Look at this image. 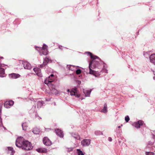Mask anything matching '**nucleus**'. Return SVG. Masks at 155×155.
Masks as SVG:
<instances>
[{"mask_svg":"<svg viewBox=\"0 0 155 155\" xmlns=\"http://www.w3.org/2000/svg\"><path fill=\"white\" fill-rule=\"evenodd\" d=\"M88 55H89L91 58L93 59L92 61L89 62L88 68L87 69V73L93 75L95 77L99 76L100 75L99 72L97 71V69H100L103 68L101 71L105 73H107V70L106 69L107 67L106 64L102 61L98 56L94 55L89 52L85 53Z\"/></svg>","mask_w":155,"mask_h":155,"instance_id":"nucleus-1","label":"nucleus"},{"mask_svg":"<svg viewBox=\"0 0 155 155\" xmlns=\"http://www.w3.org/2000/svg\"><path fill=\"white\" fill-rule=\"evenodd\" d=\"M16 145L19 147H21L22 149L28 150L32 149L33 147L31 143L28 141L25 140L23 137H18L16 141Z\"/></svg>","mask_w":155,"mask_h":155,"instance_id":"nucleus-2","label":"nucleus"},{"mask_svg":"<svg viewBox=\"0 0 155 155\" xmlns=\"http://www.w3.org/2000/svg\"><path fill=\"white\" fill-rule=\"evenodd\" d=\"M48 46L45 44H44L42 48L41 47H38V49L37 50L38 51L41 55H47L48 54Z\"/></svg>","mask_w":155,"mask_h":155,"instance_id":"nucleus-3","label":"nucleus"},{"mask_svg":"<svg viewBox=\"0 0 155 155\" xmlns=\"http://www.w3.org/2000/svg\"><path fill=\"white\" fill-rule=\"evenodd\" d=\"M20 63L22 64L23 65L25 69L30 70L31 68V64L27 61H20Z\"/></svg>","mask_w":155,"mask_h":155,"instance_id":"nucleus-4","label":"nucleus"},{"mask_svg":"<svg viewBox=\"0 0 155 155\" xmlns=\"http://www.w3.org/2000/svg\"><path fill=\"white\" fill-rule=\"evenodd\" d=\"M144 123L143 121L141 120H139L137 122H134L132 123V125L137 128H139L140 126H142Z\"/></svg>","mask_w":155,"mask_h":155,"instance_id":"nucleus-5","label":"nucleus"},{"mask_svg":"<svg viewBox=\"0 0 155 155\" xmlns=\"http://www.w3.org/2000/svg\"><path fill=\"white\" fill-rule=\"evenodd\" d=\"M14 104V102L12 100L6 101L4 104V106L7 108H10Z\"/></svg>","mask_w":155,"mask_h":155,"instance_id":"nucleus-6","label":"nucleus"},{"mask_svg":"<svg viewBox=\"0 0 155 155\" xmlns=\"http://www.w3.org/2000/svg\"><path fill=\"white\" fill-rule=\"evenodd\" d=\"M44 144L46 146H49L52 144L51 142L47 137H45L43 139Z\"/></svg>","mask_w":155,"mask_h":155,"instance_id":"nucleus-7","label":"nucleus"},{"mask_svg":"<svg viewBox=\"0 0 155 155\" xmlns=\"http://www.w3.org/2000/svg\"><path fill=\"white\" fill-rule=\"evenodd\" d=\"M81 144L84 146H89L91 143V140L90 139H84L81 141Z\"/></svg>","mask_w":155,"mask_h":155,"instance_id":"nucleus-8","label":"nucleus"},{"mask_svg":"<svg viewBox=\"0 0 155 155\" xmlns=\"http://www.w3.org/2000/svg\"><path fill=\"white\" fill-rule=\"evenodd\" d=\"M30 113L32 114V115L35 116H38V115L37 112V109L36 107V106H33L31 109V110L30 111Z\"/></svg>","mask_w":155,"mask_h":155,"instance_id":"nucleus-9","label":"nucleus"},{"mask_svg":"<svg viewBox=\"0 0 155 155\" xmlns=\"http://www.w3.org/2000/svg\"><path fill=\"white\" fill-rule=\"evenodd\" d=\"M33 70L37 76L40 77H41L42 76L41 70L40 68H34Z\"/></svg>","mask_w":155,"mask_h":155,"instance_id":"nucleus-10","label":"nucleus"},{"mask_svg":"<svg viewBox=\"0 0 155 155\" xmlns=\"http://www.w3.org/2000/svg\"><path fill=\"white\" fill-rule=\"evenodd\" d=\"M8 76L10 78L12 79H16L20 76L19 74L14 73L9 74Z\"/></svg>","mask_w":155,"mask_h":155,"instance_id":"nucleus-11","label":"nucleus"},{"mask_svg":"<svg viewBox=\"0 0 155 155\" xmlns=\"http://www.w3.org/2000/svg\"><path fill=\"white\" fill-rule=\"evenodd\" d=\"M150 60L151 63L155 65V54H153L150 56Z\"/></svg>","mask_w":155,"mask_h":155,"instance_id":"nucleus-12","label":"nucleus"},{"mask_svg":"<svg viewBox=\"0 0 155 155\" xmlns=\"http://www.w3.org/2000/svg\"><path fill=\"white\" fill-rule=\"evenodd\" d=\"M3 57H0V59H3ZM1 61H0V74H2V75H0V77H3L4 76L2 75L5 74V71L3 68H1Z\"/></svg>","mask_w":155,"mask_h":155,"instance_id":"nucleus-13","label":"nucleus"},{"mask_svg":"<svg viewBox=\"0 0 155 155\" xmlns=\"http://www.w3.org/2000/svg\"><path fill=\"white\" fill-rule=\"evenodd\" d=\"M55 131L57 135L61 137H63V133L62 131L59 129H57L55 130Z\"/></svg>","mask_w":155,"mask_h":155,"instance_id":"nucleus-14","label":"nucleus"},{"mask_svg":"<svg viewBox=\"0 0 155 155\" xmlns=\"http://www.w3.org/2000/svg\"><path fill=\"white\" fill-rule=\"evenodd\" d=\"M36 150L39 153H46L47 152V149L43 148H40L37 149Z\"/></svg>","mask_w":155,"mask_h":155,"instance_id":"nucleus-15","label":"nucleus"},{"mask_svg":"<svg viewBox=\"0 0 155 155\" xmlns=\"http://www.w3.org/2000/svg\"><path fill=\"white\" fill-rule=\"evenodd\" d=\"M54 78L49 77L48 78H46L45 80V83L46 84H48L49 83H51L53 81Z\"/></svg>","mask_w":155,"mask_h":155,"instance_id":"nucleus-16","label":"nucleus"},{"mask_svg":"<svg viewBox=\"0 0 155 155\" xmlns=\"http://www.w3.org/2000/svg\"><path fill=\"white\" fill-rule=\"evenodd\" d=\"M49 61V59L48 58H46L44 59V61L43 62V63L42 64H41L40 65V67L41 68H43V67L45 66L48 63Z\"/></svg>","mask_w":155,"mask_h":155,"instance_id":"nucleus-17","label":"nucleus"},{"mask_svg":"<svg viewBox=\"0 0 155 155\" xmlns=\"http://www.w3.org/2000/svg\"><path fill=\"white\" fill-rule=\"evenodd\" d=\"M91 91V90H83V92L86 97L89 96Z\"/></svg>","mask_w":155,"mask_h":155,"instance_id":"nucleus-18","label":"nucleus"},{"mask_svg":"<svg viewBox=\"0 0 155 155\" xmlns=\"http://www.w3.org/2000/svg\"><path fill=\"white\" fill-rule=\"evenodd\" d=\"M77 89L76 87L73 88L71 91L70 94L71 96L74 95L75 94H77Z\"/></svg>","mask_w":155,"mask_h":155,"instance_id":"nucleus-19","label":"nucleus"},{"mask_svg":"<svg viewBox=\"0 0 155 155\" xmlns=\"http://www.w3.org/2000/svg\"><path fill=\"white\" fill-rule=\"evenodd\" d=\"M44 104V102L42 101H38L37 103V108L39 109L42 107Z\"/></svg>","mask_w":155,"mask_h":155,"instance_id":"nucleus-20","label":"nucleus"},{"mask_svg":"<svg viewBox=\"0 0 155 155\" xmlns=\"http://www.w3.org/2000/svg\"><path fill=\"white\" fill-rule=\"evenodd\" d=\"M107 104H105L104 105L103 108L101 110V112L105 113L107 112Z\"/></svg>","mask_w":155,"mask_h":155,"instance_id":"nucleus-21","label":"nucleus"},{"mask_svg":"<svg viewBox=\"0 0 155 155\" xmlns=\"http://www.w3.org/2000/svg\"><path fill=\"white\" fill-rule=\"evenodd\" d=\"M144 56L147 58H150V54L149 52H144L143 53Z\"/></svg>","mask_w":155,"mask_h":155,"instance_id":"nucleus-22","label":"nucleus"},{"mask_svg":"<svg viewBox=\"0 0 155 155\" xmlns=\"http://www.w3.org/2000/svg\"><path fill=\"white\" fill-rule=\"evenodd\" d=\"M51 91V92L55 94H57L58 93V91L56 89L54 88L52 89Z\"/></svg>","mask_w":155,"mask_h":155,"instance_id":"nucleus-23","label":"nucleus"},{"mask_svg":"<svg viewBox=\"0 0 155 155\" xmlns=\"http://www.w3.org/2000/svg\"><path fill=\"white\" fill-rule=\"evenodd\" d=\"M74 66L73 65H68L67 66V68L68 69L71 71L74 70Z\"/></svg>","mask_w":155,"mask_h":155,"instance_id":"nucleus-24","label":"nucleus"},{"mask_svg":"<svg viewBox=\"0 0 155 155\" xmlns=\"http://www.w3.org/2000/svg\"><path fill=\"white\" fill-rule=\"evenodd\" d=\"M78 155H84L82 151L80 149H77V150Z\"/></svg>","mask_w":155,"mask_h":155,"instance_id":"nucleus-25","label":"nucleus"},{"mask_svg":"<svg viewBox=\"0 0 155 155\" xmlns=\"http://www.w3.org/2000/svg\"><path fill=\"white\" fill-rule=\"evenodd\" d=\"M146 155H154V153L152 152H146Z\"/></svg>","mask_w":155,"mask_h":155,"instance_id":"nucleus-26","label":"nucleus"},{"mask_svg":"<svg viewBox=\"0 0 155 155\" xmlns=\"http://www.w3.org/2000/svg\"><path fill=\"white\" fill-rule=\"evenodd\" d=\"M8 150H9L11 151L12 153H15V151L13 150V148L11 147H8Z\"/></svg>","mask_w":155,"mask_h":155,"instance_id":"nucleus-27","label":"nucleus"},{"mask_svg":"<svg viewBox=\"0 0 155 155\" xmlns=\"http://www.w3.org/2000/svg\"><path fill=\"white\" fill-rule=\"evenodd\" d=\"M76 73L77 74H79L80 73H81V70H80L79 69H77L76 71Z\"/></svg>","mask_w":155,"mask_h":155,"instance_id":"nucleus-28","label":"nucleus"},{"mask_svg":"<svg viewBox=\"0 0 155 155\" xmlns=\"http://www.w3.org/2000/svg\"><path fill=\"white\" fill-rule=\"evenodd\" d=\"M129 117H125V120L127 122H128L130 120Z\"/></svg>","mask_w":155,"mask_h":155,"instance_id":"nucleus-29","label":"nucleus"},{"mask_svg":"<svg viewBox=\"0 0 155 155\" xmlns=\"http://www.w3.org/2000/svg\"><path fill=\"white\" fill-rule=\"evenodd\" d=\"M74 137L77 139L79 140L80 139V137L79 135H77L76 136H74Z\"/></svg>","mask_w":155,"mask_h":155,"instance_id":"nucleus-30","label":"nucleus"},{"mask_svg":"<svg viewBox=\"0 0 155 155\" xmlns=\"http://www.w3.org/2000/svg\"><path fill=\"white\" fill-rule=\"evenodd\" d=\"M151 70L153 72V74L155 75V76L153 77V79L155 80V71L152 70V69H151Z\"/></svg>","mask_w":155,"mask_h":155,"instance_id":"nucleus-31","label":"nucleus"},{"mask_svg":"<svg viewBox=\"0 0 155 155\" xmlns=\"http://www.w3.org/2000/svg\"><path fill=\"white\" fill-rule=\"evenodd\" d=\"M81 81H80L78 80L77 81V83L79 85L80 84H81Z\"/></svg>","mask_w":155,"mask_h":155,"instance_id":"nucleus-32","label":"nucleus"},{"mask_svg":"<svg viewBox=\"0 0 155 155\" xmlns=\"http://www.w3.org/2000/svg\"><path fill=\"white\" fill-rule=\"evenodd\" d=\"M76 97H80V95L79 94H75V95H74Z\"/></svg>","mask_w":155,"mask_h":155,"instance_id":"nucleus-33","label":"nucleus"},{"mask_svg":"<svg viewBox=\"0 0 155 155\" xmlns=\"http://www.w3.org/2000/svg\"><path fill=\"white\" fill-rule=\"evenodd\" d=\"M108 140L110 141H111L112 140L111 137H109L108 138Z\"/></svg>","mask_w":155,"mask_h":155,"instance_id":"nucleus-34","label":"nucleus"},{"mask_svg":"<svg viewBox=\"0 0 155 155\" xmlns=\"http://www.w3.org/2000/svg\"><path fill=\"white\" fill-rule=\"evenodd\" d=\"M33 132L35 134H38V133H36L35 132V129H34L33 130Z\"/></svg>","mask_w":155,"mask_h":155,"instance_id":"nucleus-35","label":"nucleus"},{"mask_svg":"<svg viewBox=\"0 0 155 155\" xmlns=\"http://www.w3.org/2000/svg\"><path fill=\"white\" fill-rule=\"evenodd\" d=\"M54 75L53 74H51V75H50V76L49 77H50V78H54Z\"/></svg>","mask_w":155,"mask_h":155,"instance_id":"nucleus-36","label":"nucleus"},{"mask_svg":"<svg viewBox=\"0 0 155 155\" xmlns=\"http://www.w3.org/2000/svg\"><path fill=\"white\" fill-rule=\"evenodd\" d=\"M59 48L60 49H62V48H61V47H62V46L61 45H59Z\"/></svg>","mask_w":155,"mask_h":155,"instance_id":"nucleus-37","label":"nucleus"},{"mask_svg":"<svg viewBox=\"0 0 155 155\" xmlns=\"http://www.w3.org/2000/svg\"><path fill=\"white\" fill-rule=\"evenodd\" d=\"M24 124H23L22 125V128H23V130H25V129H24V127H23V126H24Z\"/></svg>","mask_w":155,"mask_h":155,"instance_id":"nucleus-38","label":"nucleus"},{"mask_svg":"<svg viewBox=\"0 0 155 155\" xmlns=\"http://www.w3.org/2000/svg\"><path fill=\"white\" fill-rule=\"evenodd\" d=\"M67 92H70V90H69V89H67Z\"/></svg>","mask_w":155,"mask_h":155,"instance_id":"nucleus-39","label":"nucleus"},{"mask_svg":"<svg viewBox=\"0 0 155 155\" xmlns=\"http://www.w3.org/2000/svg\"><path fill=\"white\" fill-rule=\"evenodd\" d=\"M118 128H120V126H118Z\"/></svg>","mask_w":155,"mask_h":155,"instance_id":"nucleus-40","label":"nucleus"}]
</instances>
